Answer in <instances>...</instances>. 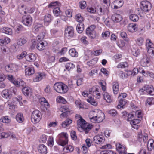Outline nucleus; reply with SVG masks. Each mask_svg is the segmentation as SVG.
<instances>
[{
    "label": "nucleus",
    "mask_w": 154,
    "mask_h": 154,
    "mask_svg": "<svg viewBox=\"0 0 154 154\" xmlns=\"http://www.w3.org/2000/svg\"><path fill=\"white\" fill-rule=\"evenodd\" d=\"M89 117L91 122L99 123L103 120L105 118V115L101 110L96 109L91 112Z\"/></svg>",
    "instance_id": "nucleus-1"
},
{
    "label": "nucleus",
    "mask_w": 154,
    "mask_h": 154,
    "mask_svg": "<svg viewBox=\"0 0 154 154\" xmlns=\"http://www.w3.org/2000/svg\"><path fill=\"white\" fill-rule=\"evenodd\" d=\"M77 125L78 130L82 129L86 134L88 133L93 127L91 124L87 123L81 117L77 121Z\"/></svg>",
    "instance_id": "nucleus-2"
},
{
    "label": "nucleus",
    "mask_w": 154,
    "mask_h": 154,
    "mask_svg": "<svg viewBox=\"0 0 154 154\" xmlns=\"http://www.w3.org/2000/svg\"><path fill=\"white\" fill-rule=\"evenodd\" d=\"M54 89L56 92L60 94L66 93L68 90L67 86L61 82L56 83L54 85Z\"/></svg>",
    "instance_id": "nucleus-3"
},
{
    "label": "nucleus",
    "mask_w": 154,
    "mask_h": 154,
    "mask_svg": "<svg viewBox=\"0 0 154 154\" xmlns=\"http://www.w3.org/2000/svg\"><path fill=\"white\" fill-rule=\"evenodd\" d=\"M59 139L58 143L59 145L64 146L68 142V135L65 133L63 132L59 135Z\"/></svg>",
    "instance_id": "nucleus-4"
},
{
    "label": "nucleus",
    "mask_w": 154,
    "mask_h": 154,
    "mask_svg": "<svg viewBox=\"0 0 154 154\" xmlns=\"http://www.w3.org/2000/svg\"><path fill=\"white\" fill-rule=\"evenodd\" d=\"M96 26L91 25L86 29V33L87 35L91 39H94L96 36V32L94 30Z\"/></svg>",
    "instance_id": "nucleus-5"
},
{
    "label": "nucleus",
    "mask_w": 154,
    "mask_h": 154,
    "mask_svg": "<svg viewBox=\"0 0 154 154\" xmlns=\"http://www.w3.org/2000/svg\"><path fill=\"white\" fill-rule=\"evenodd\" d=\"M41 114L39 111L36 110L32 113L31 116L32 122L34 123H38L41 119Z\"/></svg>",
    "instance_id": "nucleus-6"
},
{
    "label": "nucleus",
    "mask_w": 154,
    "mask_h": 154,
    "mask_svg": "<svg viewBox=\"0 0 154 154\" xmlns=\"http://www.w3.org/2000/svg\"><path fill=\"white\" fill-rule=\"evenodd\" d=\"M140 8L144 12H148L150 10L152 5L147 0L142 1L140 3Z\"/></svg>",
    "instance_id": "nucleus-7"
},
{
    "label": "nucleus",
    "mask_w": 154,
    "mask_h": 154,
    "mask_svg": "<svg viewBox=\"0 0 154 154\" xmlns=\"http://www.w3.org/2000/svg\"><path fill=\"white\" fill-rule=\"evenodd\" d=\"M116 149L119 154H126L127 149L124 145H122L120 143H116Z\"/></svg>",
    "instance_id": "nucleus-8"
},
{
    "label": "nucleus",
    "mask_w": 154,
    "mask_h": 154,
    "mask_svg": "<svg viewBox=\"0 0 154 154\" xmlns=\"http://www.w3.org/2000/svg\"><path fill=\"white\" fill-rule=\"evenodd\" d=\"M32 18L30 15H25L22 17V23L27 26H30L32 23Z\"/></svg>",
    "instance_id": "nucleus-9"
},
{
    "label": "nucleus",
    "mask_w": 154,
    "mask_h": 154,
    "mask_svg": "<svg viewBox=\"0 0 154 154\" xmlns=\"http://www.w3.org/2000/svg\"><path fill=\"white\" fill-rule=\"evenodd\" d=\"M65 36L68 38H70L73 37L74 35V30L73 27L68 26L65 31Z\"/></svg>",
    "instance_id": "nucleus-10"
},
{
    "label": "nucleus",
    "mask_w": 154,
    "mask_h": 154,
    "mask_svg": "<svg viewBox=\"0 0 154 154\" xmlns=\"http://www.w3.org/2000/svg\"><path fill=\"white\" fill-rule=\"evenodd\" d=\"M5 68L6 71L12 72L16 71L18 69V67L15 64H10L6 65Z\"/></svg>",
    "instance_id": "nucleus-11"
},
{
    "label": "nucleus",
    "mask_w": 154,
    "mask_h": 154,
    "mask_svg": "<svg viewBox=\"0 0 154 154\" xmlns=\"http://www.w3.org/2000/svg\"><path fill=\"white\" fill-rule=\"evenodd\" d=\"M105 141L103 136L102 135H97L94 136L93 138V141L94 143L98 144L103 143Z\"/></svg>",
    "instance_id": "nucleus-12"
},
{
    "label": "nucleus",
    "mask_w": 154,
    "mask_h": 154,
    "mask_svg": "<svg viewBox=\"0 0 154 154\" xmlns=\"http://www.w3.org/2000/svg\"><path fill=\"white\" fill-rule=\"evenodd\" d=\"M35 77L33 79V82H37L41 81L45 78V75L44 72H38L35 74Z\"/></svg>",
    "instance_id": "nucleus-13"
},
{
    "label": "nucleus",
    "mask_w": 154,
    "mask_h": 154,
    "mask_svg": "<svg viewBox=\"0 0 154 154\" xmlns=\"http://www.w3.org/2000/svg\"><path fill=\"white\" fill-rule=\"evenodd\" d=\"M24 67L25 68V73L26 75H30L35 73V70L33 67L28 66L26 65H25Z\"/></svg>",
    "instance_id": "nucleus-14"
},
{
    "label": "nucleus",
    "mask_w": 154,
    "mask_h": 154,
    "mask_svg": "<svg viewBox=\"0 0 154 154\" xmlns=\"http://www.w3.org/2000/svg\"><path fill=\"white\" fill-rule=\"evenodd\" d=\"M111 19L114 22L118 23L120 22L122 20L123 17L121 15L116 13L112 15Z\"/></svg>",
    "instance_id": "nucleus-15"
},
{
    "label": "nucleus",
    "mask_w": 154,
    "mask_h": 154,
    "mask_svg": "<svg viewBox=\"0 0 154 154\" xmlns=\"http://www.w3.org/2000/svg\"><path fill=\"white\" fill-rule=\"evenodd\" d=\"M140 121V119L135 118L131 121L130 122V124L133 128L137 130L139 127V124Z\"/></svg>",
    "instance_id": "nucleus-16"
},
{
    "label": "nucleus",
    "mask_w": 154,
    "mask_h": 154,
    "mask_svg": "<svg viewBox=\"0 0 154 154\" xmlns=\"http://www.w3.org/2000/svg\"><path fill=\"white\" fill-rule=\"evenodd\" d=\"M22 91L24 95L26 96L31 95L32 92V89L29 87H23L22 88Z\"/></svg>",
    "instance_id": "nucleus-17"
},
{
    "label": "nucleus",
    "mask_w": 154,
    "mask_h": 154,
    "mask_svg": "<svg viewBox=\"0 0 154 154\" xmlns=\"http://www.w3.org/2000/svg\"><path fill=\"white\" fill-rule=\"evenodd\" d=\"M139 72L140 73H142L143 75H144V74L146 73L144 70H142L141 71L140 70H139L137 68H134L132 71H128V75H131L132 76H134L137 74Z\"/></svg>",
    "instance_id": "nucleus-18"
},
{
    "label": "nucleus",
    "mask_w": 154,
    "mask_h": 154,
    "mask_svg": "<svg viewBox=\"0 0 154 154\" xmlns=\"http://www.w3.org/2000/svg\"><path fill=\"white\" fill-rule=\"evenodd\" d=\"M103 95L104 99L106 102L108 103L112 102L113 100V98L112 96L107 92H104Z\"/></svg>",
    "instance_id": "nucleus-19"
},
{
    "label": "nucleus",
    "mask_w": 154,
    "mask_h": 154,
    "mask_svg": "<svg viewBox=\"0 0 154 154\" xmlns=\"http://www.w3.org/2000/svg\"><path fill=\"white\" fill-rule=\"evenodd\" d=\"M146 92L151 95H154V89L151 85H146L145 86Z\"/></svg>",
    "instance_id": "nucleus-20"
},
{
    "label": "nucleus",
    "mask_w": 154,
    "mask_h": 154,
    "mask_svg": "<svg viewBox=\"0 0 154 154\" xmlns=\"http://www.w3.org/2000/svg\"><path fill=\"white\" fill-rule=\"evenodd\" d=\"M38 152L41 154H46L47 153V148L44 145H39L38 147Z\"/></svg>",
    "instance_id": "nucleus-21"
},
{
    "label": "nucleus",
    "mask_w": 154,
    "mask_h": 154,
    "mask_svg": "<svg viewBox=\"0 0 154 154\" xmlns=\"http://www.w3.org/2000/svg\"><path fill=\"white\" fill-rule=\"evenodd\" d=\"M27 7L26 5H21L19 6L18 11L22 15H25L27 13Z\"/></svg>",
    "instance_id": "nucleus-22"
},
{
    "label": "nucleus",
    "mask_w": 154,
    "mask_h": 154,
    "mask_svg": "<svg viewBox=\"0 0 154 154\" xmlns=\"http://www.w3.org/2000/svg\"><path fill=\"white\" fill-rule=\"evenodd\" d=\"M36 58V55L33 53H31L28 54L26 56V60L29 62L34 61Z\"/></svg>",
    "instance_id": "nucleus-23"
},
{
    "label": "nucleus",
    "mask_w": 154,
    "mask_h": 154,
    "mask_svg": "<svg viewBox=\"0 0 154 154\" xmlns=\"http://www.w3.org/2000/svg\"><path fill=\"white\" fill-rule=\"evenodd\" d=\"M149 59L147 57L143 58L141 61L140 64L143 67L148 66L149 65Z\"/></svg>",
    "instance_id": "nucleus-24"
},
{
    "label": "nucleus",
    "mask_w": 154,
    "mask_h": 154,
    "mask_svg": "<svg viewBox=\"0 0 154 154\" xmlns=\"http://www.w3.org/2000/svg\"><path fill=\"white\" fill-rule=\"evenodd\" d=\"M2 96L6 99L10 98L11 97V92L8 90H5L2 91L1 93Z\"/></svg>",
    "instance_id": "nucleus-25"
},
{
    "label": "nucleus",
    "mask_w": 154,
    "mask_h": 154,
    "mask_svg": "<svg viewBox=\"0 0 154 154\" xmlns=\"http://www.w3.org/2000/svg\"><path fill=\"white\" fill-rule=\"evenodd\" d=\"M128 30L131 32H134L137 30V25L133 23H130L128 26Z\"/></svg>",
    "instance_id": "nucleus-26"
},
{
    "label": "nucleus",
    "mask_w": 154,
    "mask_h": 154,
    "mask_svg": "<svg viewBox=\"0 0 154 154\" xmlns=\"http://www.w3.org/2000/svg\"><path fill=\"white\" fill-rule=\"evenodd\" d=\"M27 41V39L26 37L25 36H23L18 39L17 43L18 45L22 46L26 43Z\"/></svg>",
    "instance_id": "nucleus-27"
},
{
    "label": "nucleus",
    "mask_w": 154,
    "mask_h": 154,
    "mask_svg": "<svg viewBox=\"0 0 154 154\" xmlns=\"http://www.w3.org/2000/svg\"><path fill=\"white\" fill-rule=\"evenodd\" d=\"M47 45V43L46 42H42L37 43L36 48L39 50H43L45 49V47Z\"/></svg>",
    "instance_id": "nucleus-28"
},
{
    "label": "nucleus",
    "mask_w": 154,
    "mask_h": 154,
    "mask_svg": "<svg viewBox=\"0 0 154 154\" xmlns=\"http://www.w3.org/2000/svg\"><path fill=\"white\" fill-rule=\"evenodd\" d=\"M53 18L51 16L50 14H47L45 15L44 17V23L46 25H48V23H50Z\"/></svg>",
    "instance_id": "nucleus-29"
},
{
    "label": "nucleus",
    "mask_w": 154,
    "mask_h": 154,
    "mask_svg": "<svg viewBox=\"0 0 154 154\" xmlns=\"http://www.w3.org/2000/svg\"><path fill=\"white\" fill-rule=\"evenodd\" d=\"M39 101L41 105L42 106H44L45 108H47L49 106V104L45 98L44 97L40 98Z\"/></svg>",
    "instance_id": "nucleus-30"
},
{
    "label": "nucleus",
    "mask_w": 154,
    "mask_h": 154,
    "mask_svg": "<svg viewBox=\"0 0 154 154\" xmlns=\"http://www.w3.org/2000/svg\"><path fill=\"white\" fill-rule=\"evenodd\" d=\"M154 140L152 139H150L146 143L148 149L149 151H151L154 148Z\"/></svg>",
    "instance_id": "nucleus-31"
},
{
    "label": "nucleus",
    "mask_w": 154,
    "mask_h": 154,
    "mask_svg": "<svg viewBox=\"0 0 154 154\" xmlns=\"http://www.w3.org/2000/svg\"><path fill=\"white\" fill-rule=\"evenodd\" d=\"M87 101L94 106H96L97 104V102L94 99L93 97L91 95L89 96L88 98L86 99Z\"/></svg>",
    "instance_id": "nucleus-32"
},
{
    "label": "nucleus",
    "mask_w": 154,
    "mask_h": 154,
    "mask_svg": "<svg viewBox=\"0 0 154 154\" xmlns=\"http://www.w3.org/2000/svg\"><path fill=\"white\" fill-rule=\"evenodd\" d=\"M1 31L2 32L10 35L12 34V30L10 28L3 27L1 29Z\"/></svg>",
    "instance_id": "nucleus-33"
},
{
    "label": "nucleus",
    "mask_w": 154,
    "mask_h": 154,
    "mask_svg": "<svg viewBox=\"0 0 154 154\" xmlns=\"http://www.w3.org/2000/svg\"><path fill=\"white\" fill-rule=\"evenodd\" d=\"M112 89L114 94H117L119 92V84L117 82H114L113 83Z\"/></svg>",
    "instance_id": "nucleus-34"
},
{
    "label": "nucleus",
    "mask_w": 154,
    "mask_h": 154,
    "mask_svg": "<svg viewBox=\"0 0 154 154\" xmlns=\"http://www.w3.org/2000/svg\"><path fill=\"white\" fill-rule=\"evenodd\" d=\"M131 53L134 56L137 57L140 54V51L137 47H134L131 49Z\"/></svg>",
    "instance_id": "nucleus-35"
},
{
    "label": "nucleus",
    "mask_w": 154,
    "mask_h": 154,
    "mask_svg": "<svg viewBox=\"0 0 154 154\" xmlns=\"http://www.w3.org/2000/svg\"><path fill=\"white\" fill-rule=\"evenodd\" d=\"M44 27L42 25L38 24L35 26L34 29V31L35 33H37L39 31H43L44 30Z\"/></svg>",
    "instance_id": "nucleus-36"
},
{
    "label": "nucleus",
    "mask_w": 154,
    "mask_h": 154,
    "mask_svg": "<svg viewBox=\"0 0 154 154\" xmlns=\"http://www.w3.org/2000/svg\"><path fill=\"white\" fill-rule=\"evenodd\" d=\"M84 24L83 23H79L77 24L76 26V29L78 32L81 33L84 29Z\"/></svg>",
    "instance_id": "nucleus-37"
},
{
    "label": "nucleus",
    "mask_w": 154,
    "mask_h": 154,
    "mask_svg": "<svg viewBox=\"0 0 154 154\" xmlns=\"http://www.w3.org/2000/svg\"><path fill=\"white\" fill-rule=\"evenodd\" d=\"M16 119L17 121L19 123H22L24 120V118L22 114L18 113L16 116Z\"/></svg>",
    "instance_id": "nucleus-38"
},
{
    "label": "nucleus",
    "mask_w": 154,
    "mask_h": 154,
    "mask_svg": "<svg viewBox=\"0 0 154 154\" xmlns=\"http://www.w3.org/2000/svg\"><path fill=\"white\" fill-rule=\"evenodd\" d=\"M74 149V147L72 146L69 145L64 147L63 150L65 152L68 153L73 151Z\"/></svg>",
    "instance_id": "nucleus-39"
},
{
    "label": "nucleus",
    "mask_w": 154,
    "mask_h": 154,
    "mask_svg": "<svg viewBox=\"0 0 154 154\" xmlns=\"http://www.w3.org/2000/svg\"><path fill=\"white\" fill-rule=\"evenodd\" d=\"M154 46L153 44L150 39H148L146 40V49L152 48L154 47Z\"/></svg>",
    "instance_id": "nucleus-40"
},
{
    "label": "nucleus",
    "mask_w": 154,
    "mask_h": 154,
    "mask_svg": "<svg viewBox=\"0 0 154 154\" xmlns=\"http://www.w3.org/2000/svg\"><path fill=\"white\" fill-rule=\"evenodd\" d=\"M69 52V55L72 57H77L78 56V53L74 48L70 49Z\"/></svg>",
    "instance_id": "nucleus-41"
},
{
    "label": "nucleus",
    "mask_w": 154,
    "mask_h": 154,
    "mask_svg": "<svg viewBox=\"0 0 154 154\" xmlns=\"http://www.w3.org/2000/svg\"><path fill=\"white\" fill-rule=\"evenodd\" d=\"M72 122V121L71 119H67L65 121L62 122L61 125L63 127L66 128L71 124Z\"/></svg>",
    "instance_id": "nucleus-42"
},
{
    "label": "nucleus",
    "mask_w": 154,
    "mask_h": 154,
    "mask_svg": "<svg viewBox=\"0 0 154 154\" xmlns=\"http://www.w3.org/2000/svg\"><path fill=\"white\" fill-rule=\"evenodd\" d=\"M25 85V82L20 79H18L15 82L14 85L17 86H24Z\"/></svg>",
    "instance_id": "nucleus-43"
},
{
    "label": "nucleus",
    "mask_w": 154,
    "mask_h": 154,
    "mask_svg": "<svg viewBox=\"0 0 154 154\" xmlns=\"http://www.w3.org/2000/svg\"><path fill=\"white\" fill-rule=\"evenodd\" d=\"M60 4L57 1H56L51 2L48 5V7L50 8H54L56 7V6H59Z\"/></svg>",
    "instance_id": "nucleus-44"
},
{
    "label": "nucleus",
    "mask_w": 154,
    "mask_h": 154,
    "mask_svg": "<svg viewBox=\"0 0 154 154\" xmlns=\"http://www.w3.org/2000/svg\"><path fill=\"white\" fill-rule=\"evenodd\" d=\"M129 18L132 21L136 22L138 20L139 17L137 14H132L130 15Z\"/></svg>",
    "instance_id": "nucleus-45"
},
{
    "label": "nucleus",
    "mask_w": 154,
    "mask_h": 154,
    "mask_svg": "<svg viewBox=\"0 0 154 154\" xmlns=\"http://www.w3.org/2000/svg\"><path fill=\"white\" fill-rule=\"evenodd\" d=\"M134 115H135L136 118H138V119H140V120L142 119V112L140 110H138L135 112H133Z\"/></svg>",
    "instance_id": "nucleus-46"
},
{
    "label": "nucleus",
    "mask_w": 154,
    "mask_h": 154,
    "mask_svg": "<svg viewBox=\"0 0 154 154\" xmlns=\"http://www.w3.org/2000/svg\"><path fill=\"white\" fill-rule=\"evenodd\" d=\"M1 50L2 53L5 54L10 52L9 48L6 46H3L1 47Z\"/></svg>",
    "instance_id": "nucleus-47"
},
{
    "label": "nucleus",
    "mask_w": 154,
    "mask_h": 154,
    "mask_svg": "<svg viewBox=\"0 0 154 154\" xmlns=\"http://www.w3.org/2000/svg\"><path fill=\"white\" fill-rule=\"evenodd\" d=\"M60 111L62 112L69 113L68 107L67 106H62L60 108Z\"/></svg>",
    "instance_id": "nucleus-48"
},
{
    "label": "nucleus",
    "mask_w": 154,
    "mask_h": 154,
    "mask_svg": "<svg viewBox=\"0 0 154 154\" xmlns=\"http://www.w3.org/2000/svg\"><path fill=\"white\" fill-rule=\"evenodd\" d=\"M74 67V65L71 63H67L65 65L66 69L68 71H69L73 69Z\"/></svg>",
    "instance_id": "nucleus-49"
},
{
    "label": "nucleus",
    "mask_w": 154,
    "mask_h": 154,
    "mask_svg": "<svg viewBox=\"0 0 154 154\" xmlns=\"http://www.w3.org/2000/svg\"><path fill=\"white\" fill-rule=\"evenodd\" d=\"M128 64L126 62H121L119 63L117 66L118 68H125L128 67Z\"/></svg>",
    "instance_id": "nucleus-50"
},
{
    "label": "nucleus",
    "mask_w": 154,
    "mask_h": 154,
    "mask_svg": "<svg viewBox=\"0 0 154 154\" xmlns=\"http://www.w3.org/2000/svg\"><path fill=\"white\" fill-rule=\"evenodd\" d=\"M110 33L109 31H106L102 33L101 36L103 38L106 40V39L110 35Z\"/></svg>",
    "instance_id": "nucleus-51"
},
{
    "label": "nucleus",
    "mask_w": 154,
    "mask_h": 154,
    "mask_svg": "<svg viewBox=\"0 0 154 154\" xmlns=\"http://www.w3.org/2000/svg\"><path fill=\"white\" fill-rule=\"evenodd\" d=\"M149 55L152 58H154V47L147 49Z\"/></svg>",
    "instance_id": "nucleus-52"
},
{
    "label": "nucleus",
    "mask_w": 154,
    "mask_h": 154,
    "mask_svg": "<svg viewBox=\"0 0 154 154\" xmlns=\"http://www.w3.org/2000/svg\"><path fill=\"white\" fill-rule=\"evenodd\" d=\"M75 19L76 21L79 23H82L83 20V18L79 14H77L75 16Z\"/></svg>",
    "instance_id": "nucleus-53"
},
{
    "label": "nucleus",
    "mask_w": 154,
    "mask_h": 154,
    "mask_svg": "<svg viewBox=\"0 0 154 154\" xmlns=\"http://www.w3.org/2000/svg\"><path fill=\"white\" fill-rule=\"evenodd\" d=\"M115 4H120L119 5H115L114 6V8L115 9H117L120 8L123 5V3L122 1L117 0L114 2Z\"/></svg>",
    "instance_id": "nucleus-54"
},
{
    "label": "nucleus",
    "mask_w": 154,
    "mask_h": 154,
    "mask_svg": "<svg viewBox=\"0 0 154 154\" xmlns=\"http://www.w3.org/2000/svg\"><path fill=\"white\" fill-rule=\"evenodd\" d=\"M48 145L50 147H52L54 145L53 138L52 136L49 137L47 141Z\"/></svg>",
    "instance_id": "nucleus-55"
},
{
    "label": "nucleus",
    "mask_w": 154,
    "mask_h": 154,
    "mask_svg": "<svg viewBox=\"0 0 154 154\" xmlns=\"http://www.w3.org/2000/svg\"><path fill=\"white\" fill-rule=\"evenodd\" d=\"M46 33V31L44 30L42 31V33L40 34L37 37V40L38 41H41L42 40L45 36Z\"/></svg>",
    "instance_id": "nucleus-56"
},
{
    "label": "nucleus",
    "mask_w": 154,
    "mask_h": 154,
    "mask_svg": "<svg viewBox=\"0 0 154 154\" xmlns=\"http://www.w3.org/2000/svg\"><path fill=\"white\" fill-rule=\"evenodd\" d=\"M60 8L58 7L54 8L53 10L54 14L56 16H58L60 15Z\"/></svg>",
    "instance_id": "nucleus-57"
},
{
    "label": "nucleus",
    "mask_w": 154,
    "mask_h": 154,
    "mask_svg": "<svg viewBox=\"0 0 154 154\" xmlns=\"http://www.w3.org/2000/svg\"><path fill=\"white\" fill-rule=\"evenodd\" d=\"M118 75L120 78L124 79L125 78H127L128 75V74H125L122 71H119L118 72Z\"/></svg>",
    "instance_id": "nucleus-58"
},
{
    "label": "nucleus",
    "mask_w": 154,
    "mask_h": 154,
    "mask_svg": "<svg viewBox=\"0 0 154 154\" xmlns=\"http://www.w3.org/2000/svg\"><path fill=\"white\" fill-rule=\"evenodd\" d=\"M56 101L58 102L63 103H65L66 102V101L64 98L61 96H59L57 97Z\"/></svg>",
    "instance_id": "nucleus-59"
},
{
    "label": "nucleus",
    "mask_w": 154,
    "mask_h": 154,
    "mask_svg": "<svg viewBox=\"0 0 154 154\" xmlns=\"http://www.w3.org/2000/svg\"><path fill=\"white\" fill-rule=\"evenodd\" d=\"M6 77L10 82L12 83L14 85L15 82H16V80L14 79L12 75H8L6 76Z\"/></svg>",
    "instance_id": "nucleus-60"
},
{
    "label": "nucleus",
    "mask_w": 154,
    "mask_h": 154,
    "mask_svg": "<svg viewBox=\"0 0 154 154\" xmlns=\"http://www.w3.org/2000/svg\"><path fill=\"white\" fill-rule=\"evenodd\" d=\"M0 121L4 123H8L10 122L11 120L8 118V117L5 116L1 118L0 119Z\"/></svg>",
    "instance_id": "nucleus-61"
},
{
    "label": "nucleus",
    "mask_w": 154,
    "mask_h": 154,
    "mask_svg": "<svg viewBox=\"0 0 154 154\" xmlns=\"http://www.w3.org/2000/svg\"><path fill=\"white\" fill-rule=\"evenodd\" d=\"M102 52V50L101 49H100L95 51H91V53L92 54L97 56L100 54Z\"/></svg>",
    "instance_id": "nucleus-62"
},
{
    "label": "nucleus",
    "mask_w": 154,
    "mask_h": 154,
    "mask_svg": "<svg viewBox=\"0 0 154 154\" xmlns=\"http://www.w3.org/2000/svg\"><path fill=\"white\" fill-rule=\"evenodd\" d=\"M154 101V99L152 97L148 98L146 102V105L148 104L149 106L151 105L152 104L153 102Z\"/></svg>",
    "instance_id": "nucleus-63"
},
{
    "label": "nucleus",
    "mask_w": 154,
    "mask_h": 154,
    "mask_svg": "<svg viewBox=\"0 0 154 154\" xmlns=\"http://www.w3.org/2000/svg\"><path fill=\"white\" fill-rule=\"evenodd\" d=\"M47 137L46 135L45 134H43L41 136L39 141L40 142L42 143H45L47 141Z\"/></svg>",
    "instance_id": "nucleus-64"
}]
</instances>
